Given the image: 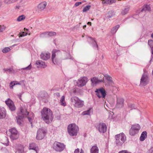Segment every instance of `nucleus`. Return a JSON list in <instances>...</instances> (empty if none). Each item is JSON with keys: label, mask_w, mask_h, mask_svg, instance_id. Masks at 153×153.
<instances>
[{"label": "nucleus", "mask_w": 153, "mask_h": 153, "mask_svg": "<svg viewBox=\"0 0 153 153\" xmlns=\"http://www.w3.org/2000/svg\"><path fill=\"white\" fill-rule=\"evenodd\" d=\"M149 35V33L148 31H146L143 35V37L146 38L148 37Z\"/></svg>", "instance_id": "8fccbe9b"}, {"label": "nucleus", "mask_w": 153, "mask_h": 153, "mask_svg": "<svg viewBox=\"0 0 153 153\" xmlns=\"http://www.w3.org/2000/svg\"><path fill=\"white\" fill-rule=\"evenodd\" d=\"M88 25H91V23L90 22H88L87 23Z\"/></svg>", "instance_id": "bf43d9fd"}, {"label": "nucleus", "mask_w": 153, "mask_h": 153, "mask_svg": "<svg viewBox=\"0 0 153 153\" xmlns=\"http://www.w3.org/2000/svg\"><path fill=\"white\" fill-rule=\"evenodd\" d=\"M74 153H84V152L82 149H81L80 151H79V149L78 148L76 149L74 151Z\"/></svg>", "instance_id": "58836bf2"}, {"label": "nucleus", "mask_w": 153, "mask_h": 153, "mask_svg": "<svg viewBox=\"0 0 153 153\" xmlns=\"http://www.w3.org/2000/svg\"><path fill=\"white\" fill-rule=\"evenodd\" d=\"M42 117L43 120L46 123L49 124L50 120L52 121L53 117L52 111L49 109L45 107L41 111Z\"/></svg>", "instance_id": "f257e3e1"}, {"label": "nucleus", "mask_w": 153, "mask_h": 153, "mask_svg": "<svg viewBox=\"0 0 153 153\" xmlns=\"http://www.w3.org/2000/svg\"><path fill=\"white\" fill-rule=\"evenodd\" d=\"M60 103L61 105L65 106L66 105V102L65 101V97L64 96H62L60 100Z\"/></svg>", "instance_id": "cd10ccee"}, {"label": "nucleus", "mask_w": 153, "mask_h": 153, "mask_svg": "<svg viewBox=\"0 0 153 153\" xmlns=\"http://www.w3.org/2000/svg\"><path fill=\"white\" fill-rule=\"evenodd\" d=\"M6 114V111L5 109L3 107H0V119L5 118Z\"/></svg>", "instance_id": "412c9836"}, {"label": "nucleus", "mask_w": 153, "mask_h": 153, "mask_svg": "<svg viewBox=\"0 0 153 153\" xmlns=\"http://www.w3.org/2000/svg\"><path fill=\"white\" fill-rule=\"evenodd\" d=\"M150 7L148 5H146L144 6L142 9L141 10L142 12L143 11H150Z\"/></svg>", "instance_id": "c756f323"}, {"label": "nucleus", "mask_w": 153, "mask_h": 153, "mask_svg": "<svg viewBox=\"0 0 153 153\" xmlns=\"http://www.w3.org/2000/svg\"><path fill=\"white\" fill-rule=\"evenodd\" d=\"M78 128L74 123L69 124L68 127V131L69 134L71 136H76L77 134Z\"/></svg>", "instance_id": "39448f33"}, {"label": "nucleus", "mask_w": 153, "mask_h": 153, "mask_svg": "<svg viewBox=\"0 0 153 153\" xmlns=\"http://www.w3.org/2000/svg\"><path fill=\"white\" fill-rule=\"evenodd\" d=\"M29 149L34 150L36 152V153L37 152L36 146V144L34 143H32L29 144Z\"/></svg>", "instance_id": "a878e982"}, {"label": "nucleus", "mask_w": 153, "mask_h": 153, "mask_svg": "<svg viewBox=\"0 0 153 153\" xmlns=\"http://www.w3.org/2000/svg\"><path fill=\"white\" fill-rule=\"evenodd\" d=\"M4 1L5 3L7 4H10L12 3H13V2L12 0H4Z\"/></svg>", "instance_id": "09e8293b"}, {"label": "nucleus", "mask_w": 153, "mask_h": 153, "mask_svg": "<svg viewBox=\"0 0 153 153\" xmlns=\"http://www.w3.org/2000/svg\"><path fill=\"white\" fill-rule=\"evenodd\" d=\"M10 49L8 47H6L4 48L2 51L4 53H6L10 51Z\"/></svg>", "instance_id": "a19ab883"}, {"label": "nucleus", "mask_w": 153, "mask_h": 153, "mask_svg": "<svg viewBox=\"0 0 153 153\" xmlns=\"http://www.w3.org/2000/svg\"><path fill=\"white\" fill-rule=\"evenodd\" d=\"M36 64L38 65L37 67L38 68H45L47 66L45 62L40 60L36 61Z\"/></svg>", "instance_id": "6ab92c4d"}, {"label": "nucleus", "mask_w": 153, "mask_h": 153, "mask_svg": "<svg viewBox=\"0 0 153 153\" xmlns=\"http://www.w3.org/2000/svg\"><path fill=\"white\" fill-rule=\"evenodd\" d=\"M18 96H19V98H20V97H21V94H19L18 95Z\"/></svg>", "instance_id": "338daca9"}, {"label": "nucleus", "mask_w": 153, "mask_h": 153, "mask_svg": "<svg viewBox=\"0 0 153 153\" xmlns=\"http://www.w3.org/2000/svg\"><path fill=\"white\" fill-rule=\"evenodd\" d=\"M148 153H153V148L151 147L149 150Z\"/></svg>", "instance_id": "5fc2aeb1"}, {"label": "nucleus", "mask_w": 153, "mask_h": 153, "mask_svg": "<svg viewBox=\"0 0 153 153\" xmlns=\"http://www.w3.org/2000/svg\"><path fill=\"white\" fill-rule=\"evenodd\" d=\"M107 17L108 18H110L113 16L114 14V12L112 11H108V13L107 14Z\"/></svg>", "instance_id": "2f4dec72"}, {"label": "nucleus", "mask_w": 153, "mask_h": 153, "mask_svg": "<svg viewBox=\"0 0 153 153\" xmlns=\"http://www.w3.org/2000/svg\"><path fill=\"white\" fill-rule=\"evenodd\" d=\"M128 107L131 110L133 109H136L137 107L134 104H129L128 105Z\"/></svg>", "instance_id": "c9c22d12"}, {"label": "nucleus", "mask_w": 153, "mask_h": 153, "mask_svg": "<svg viewBox=\"0 0 153 153\" xmlns=\"http://www.w3.org/2000/svg\"><path fill=\"white\" fill-rule=\"evenodd\" d=\"M96 95L99 98L102 97L103 98H105L106 95L105 91L103 88L97 89L95 91Z\"/></svg>", "instance_id": "f8f14e48"}, {"label": "nucleus", "mask_w": 153, "mask_h": 153, "mask_svg": "<svg viewBox=\"0 0 153 153\" xmlns=\"http://www.w3.org/2000/svg\"><path fill=\"white\" fill-rule=\"evenodd\" d=\"M115 142L116 145L117 146H122L126 140V136L123 133L115 135Z\"/></svg>", "instance_id": "7ed1b4c3"}, {"label": "nucleus", "mask_w": 153, "mask_h": 153, "mask_svg": "<svg viewBox=\"0 0 153 153\" xmlns=\"http://www.w3.org/2000/svg\"><path fill=\"white\" fill-rule=\"evenodd\" d=\"M47 4V2L46 1H43L39 4L37 7L40 10H42L45 8Z\"/></svg>", "instance_id": "4be33fe9"}, {"label": "nucleus", "mask_w": 153, "mask_h": 153, "mask_svg": "<svg viewBox=\"0 0 153 153\" xmlns=\"http://www.w3.org/2000/svg\"><path fill=\"white\" fill-rule=\"evenodd\" d=\"M82 4V2H77L75 3V6L76 7H77L79 6V5Z\"/></svg>", "instance_id": "864d4df0"}, {"label": "nucleus", "mask_w": 153, "mask_h": 153, "mask_svg": "<svg viewBox=\"0 0 153 153\" xmlns=\"http://www.w3.org/2000/svg\"><path fill=\"white\" fill-rule=\"evenodd\" d=\"M120 27V25H116L114 27L111 31V32L112 34H114L115 33L117 29Z\"/></svg>", "instance_id": "7c9ffc66"}, {"label": "nucleus", "mask_w": 153, "mask_h": 153, "mask_svg": "<svg viewBox=\"0 0 153 153\" xmlns=\"http://www.w3.org/2000/svg\"><path fill=\"white\" fill-rule=\"evenodd\" d=\"M88 38L90 39V40L91 42V43L92 44V46L94 48L96 47L97 48H98V45L95 41L91 37H89Z\"/></svg>", "instance_id": "c85d7f7f"}, {"label": "nucleus", "mask_w": 153, "mask_h": 153, "mask_svg": "<svg viewBox=\"0 0 153 153\" xmlns=\"http://www.w3.org/2000/svg\"><path fill=\"white\" fill-rule=\"evenodd\" d=\"M118 153H131L129 152L126 150H122V151L119 152Z\"/></svg>", "instance_id": "603ef678"}, {"label": "nucleus", "mask_w": 153, "mask_h": 153, "mask_svg": "<svg viewBox=\"0 0 153 153\" xmlns=\"http://www.w3.org/2000/svg\"><path fill=\"white\" fill-rule=\"evenodd\" d=\"M5 27L4 26L0 25V32H3L5 29Z\"/></svg>", "instance_id": "a18cd8bd"}, {"label": "nucleus", "mask_w": 153, "mask_h": 153, "mask_svg": "<svg viewBox=\"0 0 153 153\" xmlns=\"http://www.w3.org/2000/svg\"><path fill=\"white\" fill-rule=\"evenodd\" d=\"M103 3H105L106 4H111V0H105V1H102Z\"/></svg>", "instance_id": "de8ad7c7"}, {"label": "nucleus", "mask_w": 153, "mask_h": 153, "mask_svg": "<svg viewBox=\"0 0 153 153\" xmlns=\"http://www.w3.org/2000/svg\"><path fill=\"white\" fill-rule=\"evenodd\" d=\"M16 85H20V83H19L18 82H16Z\"/></svg>", "instance_id": "69168bd1"}, {"label": "nucleus", "mask_w": 153, "mask_h": 153, "mask_svg": "<svg viewBox=\"0 0 153 153\" xmlns=\"http://www.w3.org/2000/svg\"><path fill=\"white\" fill-rule=\"evenodd\" d=\"M70 101L74 106L76 108H81L84 105V101L80 100L76 96L72 97L70 99Z\"/></svg>", "instance_id": "20e7f679"}, {"label": "nucleus", "mask_w": 153, "mask_h": 153, "mask_svg": "<svg viewBox=\"0 0 153 153\" xmlns=\"http://www.w3.org/2000/svg\"><path fill=\"white\" fill-rule=\"evenodd\" d=\"M20 111L17 113L18 116L16 117L17 122L19 125L22 124V119L24 117H27L29 114V112L25 108H23L21 107L20 108Z\"/></svg>", "instance_id": "f03ea898"}, {"label": "nucleus", "mask_w": 153, "mask_h": 153, "mask_svg": "<svg viewBox=\"0 0 153 153\" xmlns=\"http://www.w3.org/2000/svg\"><path fill=\"white\" fill-rule=\"evenodd\" d=\"M64 144L61 143L56 141L53 144V147L56 151L61 152L65 148Z\"/></svg>", "instance_id": "423d86ee"}, {"label": "nucleus", "mask_w": 153, "mask_h": 153, "mask_svg": "<svg viewBox=\"0 0 153 153\" xmlns=\"http://www.w3.org/2000/svg\"><path fill=\"white\" fill-rule=\"evenodd\" d=\"M86 25H85L83 26V28L84 29H85V28L86 27Z\"/></svg>", "instance_id": "680f3d73"}, {"label": "nucleus", "mask_w": 153, "mask_h": 153, "mask_svg": "<svg viewBox=\"0 0 153 153\" xmlns=\"http://www.w3.org/2000/svg\"><path fill=\"white\" fill-rule=\"evenodd\" d=\"M13 0V3L16 2V1H17V0Z\"/></svg>", "instance_id": "0e129e2a"}, {"label": "nucleus", "mask_w": 153, "mask_h": 153, "mask_svg": "<svg viewBox=\"0 0 153 153\" xmlns=\"http://www.w3.org/2000/svg\"><path fill=\"white\" fill-rule=\"evenodd\" d=\"M129 10V7L125 8L121 12V13L123 15H125L127 14Z\"/></svg>", "instance_id": "72a5a7b5"}, {"label": "nucleus", "mask_w": 153, "mask_h": 153, "mask_svg": "<svg viewBox=\"0 0 153 153\" xmlns=\"http://www.w3.org/2000/svg\"><path fill=\"white\" fill-rule=\"evenodd\" d=\"M105 79L110 82H112V78L110 76L106 74L105 76Z\"/></svg>", "instance_id": "e433bc0d"}, {"label": "nucleus", "mask_w": 153, "mask_h": 153, "mask_svg": "<svg viewBox=\"0 0 153 153\" xmlns=\"http://www.w3.org/2000/svg\"><path fill=\"white\" fill-rule=\"evenodd\" d=\"M90 110H88L86 111H83L82 113L83 115H88L90 114Z\"/></svg>", "instance_id": "c03bdc74"}, {"label": "nucleus", "mask_w": 153, "mask_h": 153, "mask_svg": "<svg viewBox=\"0 0 153 153\" xmlns=\"http://www.w3.org/2000/svg\"><path fill=\"white\" fill-rule=\"evenodd\" d=\"M124 100L123 98H117L116 107L117 108H122L124 106Z\"/></svg>", "instance_id": "a211bd4d"}, {"label": "nucleus", "mask_w": 153, "mask_h": 153, "mask_svg": "<svg viewBox=\"0 0 153 153\" xmlns=\"http://www.w3.org/2000/svg\"><path fill=\"white\" fill-rule=\"evenodd\" d=\"M24 30H26L27 31L28 30L27 29H26L25 28H24Z\"/></svg>", "instance_id": "774afa93"}, {"label": "nucleus", "mask_w": 153, "mask_h": 153, "mask_svg": "<svg viewBox=\"0 0 153 153\" xmlns=\"http://www.w3.org/2000/svg\"><path fill=\"white\" fill-rule=\"evenodd\" d=\"M97 128L99 131L101 133H104L107 129V127L106 125L104 123H100Z\"/></svg>", "instance_id": "dca6fc26"}, {"label": "nucleus", "mask_w": 153, "mask_h": 153, "mask_svg": "<svg viewBox=\"0 0 153 153\" xmlns=\"http://www.w3.org/2000/svg\"><path fill=\"white\" fill-rule=\"evenodd\" d=\"M19 34H20V36L19 37H22L23 36H26L27 34V33H26L24 32H21Z\"/></svg>", "instance_id": "37998d69"}, {"label": "nucleus", "mask_w": 153, "mask_h": 153, "mask_svg": "<svg viewBox=\"0 0 153 153\" xmlns=\"http://www.w3.org/2000/svg\"><path fill=\"white\" fill-rule=\"evenodd\" d=\"M41 58L45 60H47L50 57V54L46 52H42L40 55Z\"/></svg>", "instance_id": "aec40b11"}, {"label": "nucleus", "mask_w": 153, "mask_h": 153, "mask_svg": "<svg viewBox=\"0 0 153 153\" xmlns=\"http://www.w3.org/2000/svg\"><path fill=\"white\" fill-rule=\"evenodd\" d=\"M18 152H19V153H23V152H24L23 148H22L20 149H19L18 150Z\"/></svg>", "instance_id": "3c124183"}, {"label": "nucleus", "mask_w": 153, "mask_h": 153, "mask_svg": "<svg viewBox=\"0 0 153 153\" xmlns=\"http://www.w3.org/2000/svg\"><path fill=\"white\" fill-rule=\"evenodd\" d=\"M28 120L29 121V122H30L31 121V119L30 117H28Z\"/></svg>", "instance_id": "13d9d810"}, {"label": "nucleus", "mask_w": 153, "mask_h": 153, "mask_svg": "<svg viewBox=\"0 0 153 153\" xmlns=\"http://www.w3.org/2000/svg\"><path fill=\"white\" fill-rule=\"evenodd\" d=\"M151 38L153 39V33L151 34Z\"/></svg>", "instance_id": "052dcab7"}, {"label": "nucleus", "mask_w": 153, "mask_h": 153, "mask_svg": "<svg viewBox=\"0 0 153 153\" xmlns=\"http://www.w3.org/2000/svg\"><path fill=\"white\" fill-rule=\"evenodd\" d=\"M98 152L99 149L97 146H93L91 149V153H98Z\"/></svg>", "instance_id": "bb28decb"}, {"label": "nucleus", "mask_w": 153, "mask_h": 153, "mask_svg": "<svg viewBox=\"0 0 153 153\" xmlns=\"http://www.w3.org/2000/svg\"><path fill=\"white\" fill-rule=\"evenodd\" d=\"M55 94L58 97H59L60 96V94L59 93H57Z\"/></svg>", "instance_id": "4d7b16f0"}, {"label": "nucleus", "mask_w": 153, "mask_h": 153, "mask_svg": "<svg viewBox=\"0 0 153 153\" xmlns=\"http://www.w3.org/2000/svg\"><path fill=\"white\" fill-rule=\"evenodd\" d=\"M140 128V127L138 124L132 125L129 131V134L131 135L134 136L138 133Z\"/></svg>", "instance_id": "0eeeda50"}, {"label": "nucleus", "mask_w": 153, "mask_h": 153, "mask_svg": "<svg viewBox=\"0 0 153 153\" xmlns=\"http://www.w3.org/2000/svg\"><path fill=\"white\" fill-rule=\"evenodd\" d=\"M17 82V81H13L11 82L10 83L9 86L10 88L12 89L13 88V87L16 85V82Z\"/></svg>", "instance_id": "4c0bfd02"}, {"label": "nucleus", "mask_w": 153, "mask_h": 153, "mask_svg": "<svg viewBox=\"0 0 153 153\" xmlns=\"http://www.w3.org/2000/svg\"><path fill=\"white\" fill-rule=\"evenodd\" d=\"M48 94L45 91L41 92L38 96V98L40 100L45 103L48 102Z\"/></svg>", "instance_id": "9d476101"}, {"label": "nucleus", "mask_w": 153, "mask_h": 153, "mask_svg": "<svg viewBox=\"0 0 153 153\" xmlns=\"http://www.w3.org/2000/svg\"><path fill=\"white\" fill-rule=\"evenodd\" d=\"M96 95L99 98L102 97L103 98H105L106 95L105 91L103 88L97 89L95 91Z\"/></svg>", "instance_id": "ddd939ff"}, {"label": "nucleus", "mask_w": 153, "mask_h": 153, "mask_svg": "<svg viewBox=\"0 0 153 153\" xmlns=\"http://www.w3.org/2000/svg\"><path fill=\"white\" fill-rule=\"evenodd\" d=\"M60 53V51L59 50H54L53 51L51 59L52 61L54 64L59 65L61 61L58 59L55 58L56 56L58 54Z\"/></svg>", "instance_id": "6e6552de"}, {"label": "nucleus", "mask_w": 153, "mask_h": 153, "mask_svg": "<svg viewBox=\"0 0 153 153\" xmlns=\"http://www.w3.org/2000/svg\"><path fill=\"white\" fill-rule=\"evenodd\" d=\"M31 67H32V66L31 65V64H30L27 67H25V68H22V69H23V70L26 69V70H29L31 68Z\"/></svg>", "instance_id": "49530a36"}, {"label": "nucleus", "mask_w": 153, "mask_h": 153, "mask_svg": "<svg viewBox=\"0 0 153 153\" xmlns=\"http://www.w3.org/2000/svg\"><path fill=\"white\" fill-rule=\"evenodd\" d=\"M5 103L8 107L10 110L12 111L16 110V108L13 102L10 99L5 101Z\"/></svg>", "instance_id": "2eb2a0df"}, {"label": "nucleus", "mask_w": 153, "mask_h": 153, "mask_svg": "<svg viewBox=\"0 0 153 153\" xmlns=\"http://www.w3.org/2000/svg\"><path fill=\"white\" fill-rule=\"evenodd\" d=\"M147 136V133L146 131H143L141 134V135L140 138V141H143L146 138Z\"/></svg>", "instance_id": "393cba45"}, {"label": "nucleus", "mask_w": 153, "mask_h": 153, "mask_svg": "<svg viewBox=\"0 0 153 153\" xmlns=\"http://www.w3.org/2000/svg\"><path fill=\"white\" fill-rule=\"evenodd\" d=\"M91 7L90 5H87L85 6L83 9V12H86Z\"/></svg>", "instance_id": "ea45409f"}, {"label": "nucleus", "mask_w": 153, "mask_h": 153, "mask_svg": "<svg viewBox=\"0 0 153 153\" xmlns=\"http://www.w3.org/2000/svg\"><path fill=\"white\" fill-rule=\"evenodd\" d=\"M10 133V138L12 140L17 139L19 137L18 131L15 128H12L9 129Z\"/></svg>", "instance_id": "4468645a"}, {"label": "nucleus", "mask_w": 153, "mask_h": 153, "mask_svg": "<svg viewBox=\"0 0 153 153\" xmlns=\"http://www.w3.org/2000/svg\"><path fill=\"white\" fill-rule=\"evenodd\" d=\"M12 69L11 68H9L8 69H7L5 71H8L9 72H10L12 71Z\"/></svg>", "instance_id": "6e6d98bb"}, {"label": "nucleus", "mask_w": 153, "mask_h": 153, "mask_svg": "<svg viewBox=\"0 0 153 153\" xmlns=\"http://www.w3.org/2000/svg\"><path fill=\"white\" fill-rule=\"evenodd\" d=\"M91 81L92 83L94 84H97L100 82H103V80L102 79L99 80L98 78L94 77L91 78Z\"/></svg>", "instance_id": "b1692460"}, {"label": "nucleus", "mask_w": 153, "mask_h": 153, "mask_svg": "<svg viewBox=\"0 0 153 153\" xmlns=\"http://www.w3.org/2000/svg\"><path fill=\"white\" fill-rule=\"evenodd\" d=\"M20 7L19 6H16V7L17 9H19Z\"/></svg>", "instance_id": "e2e57ef3"}, {"label": "nucleus", "mask_w": 153, "mask_h": 153, "mask_svg": "<svg viewBox=\"0 0 153 153\" xmlns=\"http://www.w3.org/2000/svg\"><path fill=\"white\" fill-rule=\"evenodd\" d=\"M88 81V79L86 76L80 77L76 82L77 85L79 87H81L85 86Z\"/></svg>", "instance_id": "1a4fd4ad"}, {"label": "nucleus", "mask_w": 153, "mask_h": 153, "mask_svg": "<svg viewBox=\"0 0 153 153\" xmlns=\"http://www.w3.org/2000/svg\"><path fill=\"white\" fill-rule=\"evenodd\" d=\"M47 36H56V33L54 32H47Z\"/></svg>", "instance_id": "f704fd0d"}, {"label": "nucleus", "mask_w": 153, "mask_h": 153, "mask_svg": "<svg viewBox=\"0 0 153 153\" xmlns=\"http://www.w3.org/2000/svg\"><path fill=\"white\" fill-rule=\"evenodd\" d=\"M46 131L43 128H40L37 131L36 138L41 140L44 138L46 135Z\"/></svg>", "instance_id": "9b49d317"}, {"label": "nucleus", "mask_w": 153, "mask_h": 153, "mask_svg": "<svg viewBox=\"0 0 153 153\" xmlns=\"http://www.w3.org/2000/svg\"><path fill=\"white\" fill-rule=\"evenodd\" d=\"M148 76L146 74L142 75L140 79V84L142 86H145L148 83Z\"/></svg>", "instance_id": "f3484780"}, {"label": "nucleus", "mask_w": 153, "mask_h": 153, "mask_svg": "<svg viewBox=\"0 0 153 153\" xmlns=\"http://www.w3.org/2000/svg\"><path fill=\"white\" fill-rule=\"evenodd\" d=\"M47 36V32L42 33L40 34V37L41 38Z\"/></svg>", "instance_id": "79ce46f5"}, {"label": "nucleus", "mask_w": 153, "mask_h": 153, "mask_svg": "<svg viewBox=\"0 0 153 153\" xmlns=\"http://www.w3.org/2000/svg\"><path fill=\"white\" fill-rule=\"evenodd\" d=\"M148 44L151 48L152 56L150 62L152 61L153 59V40L150 39L148 41Z\"/></svg>", "instance_id": "5701e85b"}, {"label": "nucleus", "mask_w": 153, "mask_h": 153, "mask_svg": "<svg viewBox=\"0 0 153 153\" xmlns=\"http://www.w3.org/2000/svg\"><path fill=\"white\" fill-rule=\"evenodd\" d=\"M25 16L24 15H22L21 16H19L18 17L17 19V21L18 22H20L22 20L25 19Z\"/></svg>", "instance_id": "473e14b6"}]
</instances>
